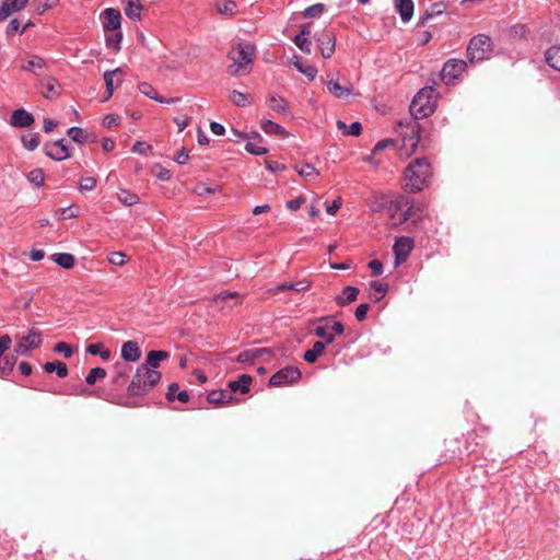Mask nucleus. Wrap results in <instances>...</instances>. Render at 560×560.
<instances>
[{"instance_id": "obj_2", "label": "nucleus", "mask_w": 560, "mask_h": 560, "mask_svg": "<svg viewBox=\"0 0 560 560\" xmlns=\"http://www.w3.org/2000/svg\"><path fill=\"white\" fill-rule=\"evenodd\" d=\"M433 175V168L428 158L412 160L404 171V189L418 192L427 187Z\"/></svg>"}, {"instance_id": "obj_60", "label": "nucleus", "mask_w": 560, "mask_h": 560, "mask_svg": "<svg viewBox=\"0 0 560 560\" xmlns=\"http://www.w3.org/2000/svg\"><path fill=\"white\" fill-rule=\"evenodd\" d=\"M369 268L375 277H378L383 273V264L377 259L371 260L369 262Z\"/></svg>"}, {"instance_id": "obj_3", "label": "nucleus", "mask_w": 560, "mask_h": 560, "mask_svg": "<svg viewBox=\"0 0 560 560\" xmlns=\"http://www.w3.org/2000/svg\"><path fill=\"white\" fill-rule=\"evenodd\" d=\"M256 47L252 43H237L229 51V59L232 63L228 67V72L232 77L245 75L250 71L254 62Z\"/></svg>"}, {"instance_id": "obj_5", "label": "nucleus", "mask_w": 560, "mask_h": 560, "mask_svg": "<svg viewBox=\"0 0 560 560\" xmlns=\"http://www.w3.org/2000/svg\"><path fill=\"white\" fill-rule=\"evenodd\" d=\"M387 212L394 226L401 225L408 221L417 223L420 220V215L415 210L413 200L407 196H398L390 200Z\"/></svg>"}, {"instance_id": "obj_63", "label": "nucleus", "mask_w": 560, "mask_h": 560, "mask_svg": "<svg viewBox=\"0 0 560 560\" xmlns=\"http://www.w3.org/2000/svg\"><path fill=\"white\" fill-rule=\"evenodd\" d=\"M304 201H305L304 197L300 196L295 199L289 200L287 202V208L290 209L291 211H296L301 208V206L303 205Z\"/></svg>"}, {"instance_id": "obj_26", "label": "nucleus", "mask_w": 560, "mask_h": 560, "mask_svg": "<svg viewBox=\"0 0 560 560\" xmlns=\"http://www.w3.org/2000/svg\"><path fill=\"white\" fill-rule=\"evenodd\" d=\"M268 106L270 109H272L273 112H276L280 115H283V116L290 115L288 102L279 95H271L268 100Z\"/></svg>"}, {"instance_id": "obj_44", "label": "nucleus", "mask_w": 560, "mask_h": 560, "mask_svg": "<svg viewBox=\"0 0 560 560\" xmlns=\"http://www.w3.org/2000/svg\"><path fill=\"white\" fill-rule=\"evenodd\" d=\"M230 101L235 105V106H238V107H243V106H246L248 105L250 102H249V95L246 94V93H242L237 90H233L231 93H230V96H229Z\"/></svg>"}, {"instance_id": "obj_51", "label": "nucleus", "mask_w": 560, "mask_h": 560, "mask_svg": "<svg viewBox=\"0 0 560 560\" xmlns=\"http://www.w3.org/2000/svg\"><path fill=\"white\" fill-rule=\"evenodd\" d=\"M370 287L375 291V301H381L387 292V284L381 283L378 281H372Z\"/></svg>"}, {"instance_id": "obj_25", "label": "nucleus", "mask_w": 560, "mask_h": 560, "mask_svg": "<svg viewBox=\"0 0 560 560\" xmlns=\"http://www.w3.org/2000/svg\"><path fill=\"white\" fill-rule=\"evenodd\" d=\"M170 353L163 350H152L147 354L145 362L141 365H147L150 369L156 370L161 361L168 359Z\"/></svg>"}, {"instance_id": "obj_54", "label": "nucleus", "mask_w": 560, "mask_h": 560, "mask_svg": "<svg viewBox=\"0 0 560 560\" xmlns=\"http://www.w3.org/2000/svg\"><path fill=\"white\" fill-rule=\"evenodd\" d=\"M324 11V5L322 3H316L313 5H310L304 11L305 18H316L319 16Z\"/></svg>"}, {"instance_id": "obj_62", "label": "nucleus", "mask_w": 560, "mask_h": 560, "mask_svg": "<svg viewBox=\"0 0 560 560\" xmlns=\"http://www.w3.org/2000/svg\"><path fill=\"white\" fill-rule=\"evenodd\" d=\"M119 120L120 119L118 116L109 114L103 118V126L110 128V127L117 126L119 124Z\"/></svg>"}, {"instance_id": "obj_35", "label": "nucleus", "mask_w": 560, "mask_h": 560, "mask_svg": "<svg viewBox=\"0 0 560 560\" xmlns=\"http://www.w3.org/2000/svg\"><path fill=\"white\" fill-rule=\"evenodd\" d=\"M15 362L16 355L14 354H3L2 357H0V377L9 375L13 371Z\"/></svg>"}, {"instance_id": "obj_28", "label": "nucleus", "mask_w": 560, "mask_h": 560, "mask_svg": "<svg viewBox=\"0 0 560 560\" xmlns=\"http://www.w3.org/2000/svg\"><path fill=\"white\" fill-rule=\"evenodd\" d=\"M42 94L46 98H52L59 94L60 85L54 78H46L40 82Z\"/></svg>"}, {"instance_id": "obj_59", "label": "nucleus", "mask_w": 560, "mask_h": 560, "mask_svg": "<svg viewBox=\"0 0 560 560\" xmlns=\"http://www.w3.org/2000/svg\"><path fill=\"white\" fill-rule=\"evenodd\" d=\"M12 339L9 335L0 336V357H2L7 350L10 349Z\"/></svg>"}, {"instance_id": "obj_43", "label": "nucleus", "mask_w": 560, "mask_h": 560, "mask_svg": "<svg viewBox=\"0 0 560 560\" xmlns=\"http://www.w3.org/2000/svg\"><path fill=\"white\" fill-rule=\"evenodd\" d=\"M337 127L339 130H342L345 135L349 136H359L362 131V125L358 121L352 122L349 127L346 122L338 120Z\"/></svg>"}, {"instance_id": "obj_6", "label": "nucleus", "mask_w": 560, "mask_h": 560, "mask_svg": "<svg viewBox=\"0 0 560 560\" xmlns=\"http://www.w3.org/2000/svg\"><path fill=\"white\" fill-rule=\"evenodd\" d=\"M492 52V40L486 34L474 36L467 47L469 62H479L488 59Z\"/></svg>"}, {"instance_id": "obj_39", "label": "nucleus", "mask_w": 560, "mask_h": 560, "mask_svg": "<svg viewBox=\"0 0 560 560\" xmlns=\"http://www.w3.org/2000/svg\"><path fill=\"white\" fill-rule=\"evenodd\" d=\"M215 8L221 14L232 16L237 13V4L233 0H221L217 2Z\"/></svg>"}, {"instance_id": "obj_52", "label": "nucleus", "mask_w": 560, "mask_h": 560, "mask_svg": "<svg viewBox=\"0 0 560 560\" xmlns=\"http://www.w3.org/2000/svg\"><path fill=\"white\" fill-rule=\"evenodd\" d=\"M262 350H258V349L243 351L237 355V362L246 363V362L253 361L259 355V353Z\"/></svg>"}, {"instance_id": "obj_49", "label": "nucleus", "mask_w": 560, "mask_h": 560, "mask_svg": "<svg viewBox=\"0 0 560 560\" xmlns=\"http://www.w3.org/2000/svg\"><path fill=\"white\" fill-rule=\"evenodd\" d=\"M57 3H58V0H33L35 10L40 14L44 13L45 11L56 7Z\"/></svg>"}, {"instance_id": "obj_18", "label": "nucleus", "mask_w": 560, "mask_h": 560, "mask_svg": "<svg viewBox=\"0 0 560 560\" xmlns=\"http://www.w3.org/2000/svg\"><path fill=\"white\" fill-rule=\"evenodd\" d=\"M326 86L328 92L336 98L345 100L353 94V89L351 85L342 86L338 83V81H335L334 79L328 80L326 82Z\"/></svg>"}, {"instance_id": "obj_11", "label": "nucleus", "mask_w": 560, "mask_h": 560, "mask_svg": "<svg viewBox=\"0 0 560 560\" xmlns=\"http://www.w3.org/2000/svg\"><path fill=\"white\" fill-rule=\"evenodd\" d=\"M44 152L55 161H63L70 158L69 149L63 139L45 143Z\"/></svg>"}, {"instance_id": "obj_7", "label": "nucleus", "mask_w": 560, "mask_h": 560, "mask_svg": "<svg viewBox=\"0 0 560 560\" xmlns=\"http://www.w3.org/2000/svg\"><path fill=\"white\" fill-rule=\"evenodd\" d=\"M42 343V332L36 328H32L26 336L18 339L14 352L16 355H26L31 350L38 349Z\"/></svg>"}, {"instance_id": "obj_34", "label": "nucleus", "mask_w": 560, "mask_h": 560, "mask_svg": "<svg viewBox=\"0 0 560 560\" xmlns=\"http://www.w3.org/2000/svg\"><path fill=\"white\" fill-rule=\"evenodd\" d=\"M117 74H122L121 68H116L115 70L104 72L103 77H104V81H105V85H106V97L104 98V101H107L113 96L114 89H115L114 88V78Z\"/></svg>"}, {"instance_id": "obj_22", "label": "nucleus", "mask_w": 560, "mask_h": 560, "mask_svg": "<svg viewBox=\"0 0 560 560\" xmlns=\"http://www.w3.org/2000/svg\"><path fill=\"white\" fill-rule=\"evenodd\" d=\"M395 9L399 13L402 22H409L413 15L412 0H395Z\"/></svg>"}, {"instance_id": "obj_50", "label": "nucleus", "mask_w": 560, "mask_h": 560, "mask_svg": "<svg viewBox=\"0 0 560 560\" xmlns=\"http://www.w3.org/2000/svg\"><path fill=\"white\" fill-rule=\"evenodd\" d=\"M295 170L299 173V175L304 178H308L311 176L318 175L317 170L311 164H304L301 166L296 165Z\"/></svg>"}, {"instance_id": "obj_31", "label": "nucleus", "mask_w": 560, "mask_h": 560, "mask_svg": "<svg viewBox=\"0 0 560 560\" xmlns=\"http://www.w3.org/2000/svg\"><path fill=\"white\" fill-rule=\"evenodd\" d=\"M122 40V33L119 30L105 32V43L107 48L117 52L120 50V43Z\"/></svg>"}, {"instance_id": "obj_9", "label": "nucleus", "mask_w": 560, "mask_h": 560, "mask_svg": "<svg viewBox=\"0 0 560 560\" xmlns=\"http://www.w3.org/2000/svg\"><path fill=\"white\" fill-rule=\"evenodd\" d=\"M300 377L301 372L298 368L285 366L270 377L269 384L271 386H285L296 382Z\"/></svg>"}, {"instance_id": "obj_14", "label": "nucleus", "mask_w": 560, "mask_h": 560, "mask_svg": "<svg viewBox=\"0 0 560 560\" xmlns=\"http://www.w3.org/2000/svg\"><path fill=\"white\" fill-rule=\"evenodd\" d=\"M28 0H3L0 7V21L7 20L11 14L23 10Z\"/></svg>"}, {"instance_id": "obj_20", "label": "nucleus", "mask_w": 560, "mask_h": 560, "mask_svg": "<svg viewBox=\"0 0 560 560\" xmlns=\"http://www.w3.org/2000/svg\"><path fill=\"white\" fill-rule=\"evenodd\" d=\"M46 68V61L44 58L37 55H32L26 62L21 63L20 69L23 71L33 72L39 74V71Z\"/></svg>"}, {"instance_id": "obj_16", "label": "nucleus", "mask_w": 560, "mask_h": 560, "mask_svg": "<svg viewBox=\"0 0 560 560\" xmlns=\"http://www.w3.org/2000/svg\"><path fill=\"white\" fill-rule=\"evenodd\" d=\"M335 338H327V341H316L312 349L304 352L303 359L307 363H314L323 354L326 346L332 343Z\"/></svg>"}, {"instance_id": "obj_13", "label": "nucleus", "mask_w": 560, "mask_h": 560, "mask_svg": "<svg viewBox=\"0 0 560 560\" xmlns=\"http://www.w3.org/2000/svg\"><path fill=\"white\" fill-rule=\"evenodd\" d=\"M101 19L105 32L117 31L121 26V14L116 9H105L101 14Z\"/></svg>"}, {"instance_id": "obj_38", "label": "nucleus", "mask_w": 560, "mask_h": 560, "mask_svg": "<svg viewBox=\"0 0 560 560\" xmlns=\"http://www.w3.org/2000/svg\"><path fill=\"white\" fill-rule=\"evenodd\" d=\"M44 369L47 373L56 372L60 378H63L68 375L67 364L61 361L47 362L45 363Z\"/></svg>"}, {"instance_id": "obj_40", "label": "nucleus", "mask_w": 560, "mask_h": 560, "mask_svg": "<svg viewBox=\"0 0 560 560\" xmlns=\"http://www.w3.org/2000/svg\"><path fill=\"white\" fill-rule=\"evenodd\" d=\"M444 8H445V5H444L443 2L433 3L430 7V9H428L424 12L423 16L419 20L418 24L419 25H424L425 21L442 14L443 11H444Z\"/></svg>"}, {"instance_id": "obj_4", "label": "nucleus", "mask_w": 560, "mask_h": 560, "mask_svg": "<svg viewBox=\"0 0 560 560\" xmlns=\"http://www.w3.org/2000/svg\"><path fill=\"white\" fill-rule=\"evenodd\" d=\"M162 374L158 370L139 365L127 388L129 396L138 397L150 393L161 381Z\"/></svg>"}, {"instance_id": "obj_1", "label": "nucleus", "mask_w": 560, "mask_h": 560, "mask_svg": "<svg viewBox=\"0 0 560 560\" xmlns=\"http://www.w3.org/2000/svg\"><path fill=\"white\" fill-rule=\"evenodd\" d=\"M436 105V91L433 86L422 88L412 98L410 104V113L413 116L406 125L400 122V128H406V131H400L402 138V147L413 153L420 142V125L419 119L431 115Z\"/></svg>"}, {"instance_id": "obj_17", "label": "nucleus", "mask_w": 560, "mask_h": 560, "mask_svg": "<svg viewBox=\"0 0 560 560\" xmlns=\"http://www.w3.org/2000/svg\"><path fill=\"white\" fill-rule=\"evenodd\" d=\"M121 358L127 362H137L141 358V350L136 341H126L121 347Z\"/></svg>"}, {"instance_id": "obj_29", "label": "nucleus", "mask_w": 560, "mask_h": 560, "mask_svg": "<svg viewBox=\"0 0 560 560\" xmlns=\"http://www.w3.org/2000/svg\"><path fill=\"white\" fill-rule=\"evenodd\" d=\"M293 66L310 80H314L317 75V69L310 63H304L299 56L293 57Z\"/></svg>"}, {"instance_id": "obj_21", "label": "nucleus", "mask_w": 560, "mask_h": 560, "mask_svg": "<svg viewBox=\"0 0 560 560\" xmlns=\"http://www.w3.org/2000/svg\"><path fill=\"white\" fill-rule=\"evenodd\" d=\"M359 292L357 287L347 285L343 288L342 293L335 298V302L339 306H346L357 300Z\"/></svg>"}, {"instance_id": "obj_37", "label": "nucleus", "mask_w": 560, "mask_h": 560, "mask_svg": "<svg viewBox=\"0 0 560 560\" xmlns=\"http://www.w3.org/2000/svg\"><path fill=\"white\" fill-rule=\"evenodd\" d=\"M142 7L139 0H126L124 11L125 14L132 20L140 19Z\"/></svg>"}, {"instance_id": "obj_53", "label": "nucleus", "mask_w": 560, "mask_h": 560, "mask_svg": "<svg viewBox=\"0 0 560 560\" xmlns=\"http://www.w3.org/2000/svg\"><path fill=\"white\" fill-rule=\"evenodd\" d=\"M68 136L74 141V142H78V143H84L85 142V136H84V131L82 128L80 127H71L69 130H68Z\"/></svg>"}, {"instance_id": "obj_24", "label": "nucleus", "mask_w": 560, "mask_h": 560, "mask_svg": "<svg viewBox=\"0 0 560 560\" xmlns=\"http://www.w3.org/2000/svg\"><path fill=\"white\" fill-rule=\"evenodd\" d=\"M138 90L144 96L149 97L150 100L156 101L159 103L170 104V103H174L175 102V98L167 100L165 97L159 96L156 90L150 83H148V82H141L138 85Z\"/></svg>"}, {"instance_id": "obj_42", "label": "nucleus", "mask_w": 560, "mask_h": 560, "mask_svg": "<svg viewBox=\"0 0 560 560\" xmlns=\"http://www.w3.org/2000/svg\"><path fill=\"white\" fill-rule=\"evenodd\" d=\"M21 141L26 150L34 151L40 143V136L37 132L24 135Z\"/></svg>"}, {"instance_id": "obj_56", "label": "nucleus", "mask_w": 560, "mask_h": 560, "mask_svg": "<svg viewBox=\"0 0 560 560\" xmlns=\"http://www.w3.org/2000/svg\"><path fill=\"white\" fill-rule=\"evenodd\" d=\"M54 351L58 352V353H62L66 358H70L73 353L71 347L65 341H60V342L56 343L54 347Z\"/></svg>"}, {"instance_id": "obj_32", "label": "nucleus", "mask_w": 560, "mask_h": 560, "mask_svg": "<svg viewBox=\"0 0 560 560\" xmlns=\"http://www.w3.org/2000/svg\"><path fill=\"white\" fill-rule=\"evenodd\" d=\"M51 260L58 266L65 269L73 268L75 264V258L72 254L69 253H56L51 255Z\"/></svg>"}, {"instance_id": "obj_45", "label": "nucleus", "mask_w": 560, "mask_h": 560, "mask_svg": "<svg viewBox=\"0 0 560 560\" xmlns=\"http://www.w3.org/2000/svg\"><path fill=\"white\" fill-rule=\"evenodd\" d=\"M117 197H118V200L125 206H133L139 202L138 195L130 192L126 189H120Z\"/></svg>"}, {"instance_id": "obj_8", "label": "nucleus", "mask_w": 560, "mask_h": 560, "mask_svg": "<svg viewBox=\"0 0 560 560\" xmlns=\"http://www.w3.org/2000/svg\"><path fill=\"white\" fill-rule=\"evenodd\" d=\"M467 63L460 59H451L443 66L441 77L446 84H453L465 71Z\"/></svg>"}, {"instance_id": "obj_36", "label": "nucleus", "mask_w": 560, "mask_h": 560, "mask_svg": "<svg viewBox=\"0 0 560 560\" xmlns=\"http://www.w3.org/2000/svg\"><path fill=\"white\" fill-rule=\"evenodd\" d=\"M545 59L551 68L560 71V46L550 47L545 54Z\"/></svg>"}, {"instance_id": "obj_23", "label": "nucleus", "mask_w": 560, "mask_h": 560, "mask_svg": "<svg viewBox=\"0 0 560 560\" xmlns=\"http://www.w3.org/2000/svg\"><path fill=\"white\" fill-rule=\"evenodd\" d=\"M252 383V376L248 374H242L237 380L229 382V390L233 395L236 392L242 394H246L249 392V386Z\"/></svg>"}, {"instance_id": "obj_47", "label": "nucleus", "mask_w": 560, "mask_h": 560, "mask_svg": "<svg viewBox=\"0 0 560 560\" xmlns=\"http://www.w3.org/2000/svg\"><path fill=\"white\" fill-rule=\"evenodd\" d=\"M106 376V370L103 368H94L92 369L85 377V382L89 385L95 384L97 380H102Z\"/></svg>"}, {"instance_id": "obj_58", "label": "nucleus", "mask_w": 560, "mask_h": 560, "mask_svg": "<svg viewBox=\"0 0 560 560\" xmlns=\"http://www.w3.org/2000/svg\"><path fill=\"white\" fill-rule=\"evenodd\" d=\"M245 149L247 152L255 155H264L267 153V149L265 147H260L254 142H247Z\"/></svg>"}, {"instance_id": "obj_10", "label": "nucleus", "mask_w": 560, "mask_h": 560, "mask_svg": "<svg viewBox=\"0 0 560 560\" xmlns=\"http://www.w3.org/2000/svg\"><path fill=\"white\" fill-rule=\"evenodd\" d=\"M315 39L322 56L326 59L330 58L336 48V37L330 31H322L315 35Z\"/></svg>"}, {"instance_id": "obj_15", "label": "nucleus", "mask_w": 560, "mask_h": 560, "mask_svg": "<svg viewBox=\"0 0 560 560\" xmlns=\"http://www.w3.org/2000/svg\"><path fill=\"white\" fill-rule=\"evenodd\" d=\"M33 122L34 116L23 108L14 110L10 118V124L19 128L30 127Z\"/></svg>"}, {"instance_id": "obj_46", "label": "nucleus", "mask_w": 560, "mask_h": 560, "mask_svg": "<svg viewBox=\"0 0 560 560\" xmlns=\"http://www.w3.org/2000/svg\"><path fill=\"white\" fill-rule=\"evenodd\" d=\"M27 179L35 187L39 188L44 185L45 173L42 168H35L27 174Z\"/></svg>"}, {"instance_id": "obj_33", "label": "nucleus", "mask_w": 560, "mask_h": 560, "mask_svg": "<svg viewBox=\"0 0 560 560\" xmlns=\"http://www.w3.org/2000/svg\"><path fill=\"white\" fill-rule=\"evenodd\" d=\"M260 128L267 135H278L281 137H285L288 135L283 127L270 119H264L260 124Z\"/></svg>"}, {"instance_id": "obj_64", "label": "nucleus", "mask_w": 560, "mask_h": 560, "mask_svg": "<svg viewBox=\"0 0 560 560\" xmlns=\"http://www.w3.org/2000/svg\"><path fill=\"white\" fill-rule=\"evenodd\" d=\"M194 191L198 195V196H207L209 194H212L214 191V189L206 184H198L196 186V188L194 189Z\"/></svg>"}, {"instance_id": "obj_57", "label": "nucleus", "mask_w": 560, "mask_h": 560, "mask_svg": "<svg viewBox=\"0 0 560 560\" xmlns=\"http://www.w3.org/2000/svg\"><path fill=\"white\" fill-rule=\"evenodd\" d=\"M370 305L368 303L359 304L355 308L354 316L357 320L363 322L366 318Z\"/></svg>"}, {"instance_id": "obj_61", "label": "nucleus", "mask_w": 560, "mask_h": 560, "mask_svg": "<svg viewBox=\"0 0 560 560\" xmlns=\"http://www.w3.org/2000/svg\"><path fill=\"white\" fill-rule=\"evenodd\" d=\"M108 260L113 265L121 266L125 264V255L120 252H114L109 255Z\"/></svg>"}, {"instance_id": "obj_12", "label": "nucleus", "mask_w": 560, "mask_h": 560, "mask_svg": "<svg viewBox=\"0 0 560 560\" xmlns=\"http://www.w3.org/2000/svg\"><path fill=\"white\" fill-rule=\"evenodd\" d=\"M413 248V241L407 236L397 237L393 246V250L396 257V262L400 264L406 261Z\"/></svg>"}, {"instance_id": "obj_48", "label": "nucleus", "mask_w": 560, "mask_h": 560, "mask_svg": "<svg viewBox=\"0 0 560 560\" xmlns=\"http://www.w3.org/2000/svg\"><path fill=\"white\" fill-rule=\"evenodd\" d=\"M294 44L305 54H311L312 42L307 36L295 35L293 38Z\"/></svg>"}, {"instance_id": "obj_30", "label": "nucleus", "mask_w": 560, "mask_h": 560, "mask_svg": "<svg viewBox=\"0 0 560 560\" xmlns=\"http://www.w3.org/2000/svg\"><path fill=\"white\" fill-rule=\"evenodd\" d=\"M228 300L233 301V304L230 305L231 307L242 303V298L236 292H232V291H225V292H221V293L217 294L213 298V303L218 307L223 308L224 307L223 303Z\"/></svg>"}, {"instance_id": "obj_19", "label": "nucleus", "mask_w": 560, "mask_h": 560, "mask_svg": "<svg viewBox=\"0 0 560 560\" xmlns=\"http://www.w3.org/2000/svg\"><path fill=\"white\" fill-rule=\"evenodd\" d=\"M208 401L215 406H223L231 404L233 401V396L231 390L228 389H219L211 390L207 397Z\"/></svg>"}, {"instance_id": "obj_41", "label": "nucleus", "mask_w": 560, "mask_h": 560, "mask_svg": "<svg viewBox=\"0 0 560 560\" xmlns=\"http://www.w3.org/2000/svg\"><path fill=\"white\" fill-rule=\"evenodd\" d=\"M86 352L91 355H100L102 360L108 361L112 353L108 349L104 348L102 343H91L86 347Z\"/></svg>"}, {"instance_id": "obj_27", "label": "nucleus", "mask_w": 560, "mask_h": 560, "mask_svg": "<svg viewBox=\"0 0 560 560\" xmlns=\"http://www.w3.org/2000/svg\"><path fill=\"white\" fill-rule=\"evenodd\" d=\"M310 288H311V281L304 279V280H299L296 282H289V283L278 284L273 289V292L278 293V292H281V291H284V290H291V291H294V292H302V291L308 290Z\"/></svg>"}, {"instance_id": "obj_55", "label": "nucleus", "mask_w": 560, "mask_h": 560, "mask_svg": "<svg viewBox=\"0 0 560 560\" xmlns=\"http://www.w3.org/2000/svg\"><path fill=\"white\" fill-rule=\"evenodd\" d=\"M81 191H91L96 186V180L94 177H82L79 183Z\"/></svg>"}]
</instances>
